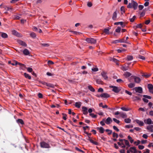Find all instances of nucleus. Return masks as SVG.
I'll return each instance as SVG.
<instances>
[{
    "label": "nucleus",
    "instance_id": "obj_36",
    "mask_svg": "<svg viewBox=\"0 0 153 153\" xmlns=\"http://www.w3.org/2000/svg\"><path fill=\"white\" fill-rule=\"evenodd\" d=\"M120 10L121 11V13L123 14L125 12V7H124L122 6L121 7Z\"/></svg>",
    "mask_w": 153,
    "mask_h": 153
},
{
    "label": "nucleus",
    "instance_id": "obj_41",
    "mask_svg": "<svg viewBox=\"0 0 153 153\" xmlns=\"http://www.w3.org/2000/svg\"><path fill=\"white\" fill-rule=\"evenodd\" d=\"M62 114L63 115V116H62L63 119L65 120H66L67 117V115L64 113H63Z\"/></svg>",
    "mask_w": 153,
    "mask_h": 153
},
{
    "label": "nucleus",
    "instance_id": "obj_30",
    "mask_svg": "<svg viewBox=\"0 0 153 153\" xmlns=\"http://www.w3.org/2000/svg\"><path fill=\"white\" fill-rule=\"evenodd\" d=\"M124 121L126 123H130L131 122V120L129 118H126L124 120Z\"/></svg>",
    "mask_w": 153,
    "mask_h": 153
},
{
    "label": "nucleus",
    "instance_id": "obj_63",
    "mask_svg": "<svg viewBox=\"0 0 153 153\" xmlns=\"http://www.w3.org/2000/svg\"><path fill=\"white\" fill-rule=\"evenodd\" d=\"M38 97L39 98H42V95L40 93H39L38 95Z\"/></svg>",
    "mask_w": 153,
    "mask_h": 153
},
{
    "label": "nucleus",
    "instance_id": "obj_14",
    "mask_svg": "<svg viewBox=\"0 0 153 153\" xmlns=\"http://www.w3.org/2000/svg\"><path fill=\"white\" fill-rule=\"evenodd\" d=\"M100 97L107 98L109 97V95L106 93H103L100 95Z\"/></svg>",
    "mask_w": 153,
    "mask_h": 153
},
{
    "label": "nucleus",
    "instance_id": "obj_59",
    "mask_svg": "<svg viewBox=\"0 0 153 153\" xmlns=\"http://www.w3.org/2000/svg\"><path fill=\"white\" fill-rule=\"evenodd\" d=\"M113 128L116 131H119V129L116 126H113Z\"/></svg>",
    "mask_w": 153,
    "mask_h": 153
},
{
    "label": "nucleus",
    "instance_id": "obj_51",
    "mask_svg": "<svg viewBox=\"0 0 153 153\" xmlns=\"http://www.w3.org/2000/svg\"><path fill=\"white\" fill-rule=\"evenodd\" d=\"M150 75H148L147 74H144L142 75L145 78H148L150 76Z\"/></svg>",
    "mask_w": 153,
    "mask_h": 153
},
{
    "label": "nucleus",
    "instance_id": "obj_57",
    "mask_svg": "<svg viewBox=\"0 0 153 153\" xmlns=\"http://www.w3.org/2000/svg\"><path fill=\"white\" fill-rule=\"evenodd\" d=\"M142 137L145 139H147L148 137V136L147 134H144L143 135Z\"/></svg>",
    "mask_w": 153,
    "mask_h": 153
},
{
    "label": "nucleus",
    "instance_id": "obj_31",
    "mask_svg": "<svg viewBox=\"0 0 153 153\" xmlns=\"http://www.w3.org/2000/svg\"><path fill=\"white\" fill-rule=\"evenodd\" d=\"M131 75V74L130 73L128 72H126L124 74V76L126 77L130 76Z\"/></svg>",
    "mask_w": 153,
    "mask_h": 153
},
{
    "label": "nucleus",
    "instance_id": "obj_19",
    "mask_svg": "<svg viewBox=\"0 0 153 153\" xmlns=\"http://www.w3.org/2000/svg\"><path fill=\"white\" fill-rule=\"evenodd\" d=\"M23 52V54L25 55H28L30 54L29 51L27 49L24 50Z\"/></svg>",
    "mask_w": 153,
    "mask_h": 153
},
{
    "label": "nucleus",
    "instance_id": "obj_40",
    "mask_svg": "<svg viewBox=\"0 0 153 153\" xmlns=\"http://www.w3.org/2000/svg\"><path fill=\"white\" fill-rule=\"evenodd\" d=\"M133 126L132 125H128L125 126L126 128H130L133 127Z\"/></svg>",
    "mask_w": 153,
    "mask_h": 153
},
{
    "label": "nucleus",
    "instance_id": "obj_34",
    "mask_svg": "<svg viewBox=\"0 0 153 153\" xmlns=\"http://www.w3.org/2000/svg\"><path fill=\"white\" fill-rule=\"evenodd\" d=\"M17 122L18 123H20L22 125L24 124V122L23 120L21 119H19L17 120Z\"/></svg>",
    "mask_w": 153,
    "mask_h": 153
},
{
    "label": "nucleus",
    "instance_id": "obj_52",
    "mask_svg": "<svg viewBox=\"0 0 153 153\" xmlns=\"http://www.w3.org/2000/svg\"><path fill=\"white\" fill-rule=\"evenodd\" d=\"M138 147L140 149H143L144 148V147L143 146L139 145L138 146Z\"/></svg>",
    "mask_w": 153,
    "mask_h": 153
},
{
    "label": "nucleus",
    "instance_id": "obj_3",
    "mask_svg": "<svg viewBox=\"0 0 153 153\" xmlns=\"http://www.w3.org/2000/svg\"><path fill=\"white\" fill-rule=\"evenodd\" d=\"M85 40L88 43L91 44H95L96 42V41L94 39L92 38H88L86 39Z\"/></svg>",
    "mask_w": 153,
    "mask_h": 153
},
{
    "label": "nucleus",
    "instance_id": "obj_60",
    "mask_svg": "<svg viewBox=\"0 0 153 153\" xmlns=\"http://www.w3.org/2000/svg\"><path fill=\"white\" fill-rule=\"evenodd\" d=\"M98 92H102L103 91V89L102 88H100L98 90Z\"/></svg>",
    "mask_w": 153,
    "mask_h": 153
},
{
    "label": "nucleus",
    "instance_id": "obj_29",
    "mask_svg": "<svg viewBox=\"0 0 153 153\" xmlns=\"http://www.w3.org/2000/svg\"><path fill=\"white\" fill-rule=\"evenodd\" d=\"M45 85L49 87L52 88H54V85L50 83H45Z\"/></svg>",
    "mask_w": 153,
    "mask_h": 153
},
{
    "label": "nucleus",
    "instance_id": "obj_45",
    "mask_svg": "<svg viewBox=\"0 0 153 153\" xmlns=\"http://www.w3.org/2000/svg\"><path fill=\"white\" fill-rule=\"evenodd\" d=\"M121 30V28L119 27H118L116 29L115 31L117 33H119L120 32Z\"/></svg>",
    "mask_w": 153,
    "mask_h": 153
},
{
    "label": "nucleus",
    "instance_id": "obj_49",
    "mask_svg": "<svg viewBox=\"0 0 153 153\" xmlns=\"http://www.w3.org/2000/svg\"><path fill=\"white\" fill-rule=\"evenodd\" d=\"M140 143V140H137V141L134 142V144L136 145H138Z\"/></svg>",
    "mask_w": 153,
    "mask_h": 153
},
{
    "label": "nucleus",
    "instance_id": "obj_13",
    "mask_svg": "<svg viewBox=\"0 0 153 153\" xmlns=\"http://www.w3.org/2000/svg\"><path fill=\"white\" fill-rule=\"evenodd\" d=\"M131 77L134 78V81L136 83H139L140 81V79L138 77H135L134 76H132Z\"/></svg>",
    "mask_w": 153,
    "mask_h": 153
},
{
    "label": "nucleus",
    "instance_id": "obj_2",
    "mask_svg": "<svg viewBox=\"0 0 153 153\" xmlns=\"http://www.w3.org/2000/svg\"><path fill=\"white\" fill-rule=\"evenodd\" d=\"M137 3L133 0H132L131 3H129L127 6L128 8H133L134 10H136L137 8Z\"/></svg>",
    "mask_w": 153,
    "mask_h": 153
},
{
    "label": "nucleus",
    "instance_id": "obj_4",
    "mask_svg": "<svg viewBox=\"0 0 153 153\" xmlns=\"http://www.w3.org/2000/svg\"><path fill=\"white\" fill-rule=\"evenodd\" d=\"M40 145L41 147L42 148H49L50 147L49 144L44 142L40 143Z\"/></svg>",
    "mask_w": 153,
    "mask_h": 153
},
{
    "label": "nucleus",
    "instance_id": "obj_43",
    "mask_svg": "<svg viewBox=\"0 0 153 153\" xmlns=\"http://www.w3.org/2000/svg\"><path fill=\"white\" fill-rule=\"evenodd\" d=\"M113 136L114 137L117 138L118 137V135L117 133L114 132L113 133Z\"/></svg>",
    "mask_w": 153,
    "mask_h": 153
},
{
    "label": "nucleus",
    "instance_id": "obj_6",
    "mask_svg": "<svg viewBox=\"0 0 153 153\" xmlns=\"http://www.w3.org/2000/svg\"><path fill=\"white\" fill-rule=\"evenodd\" d=\"M134 89L135 91L137 92L140 93H141L142 92V89L140 87H136L134 88Z\"/></svg>",
    "mask_w": 153,
    "mask_h": 153
},
{
    "label": "nucleus",
    "instance_id": "obj_38",
    "mask_svg": "<svg viewBox=\"0 0 153 153\" xmlns=\"http://www.w3.org/2000/svg\"><path fill=\"white\" fill-rule=\"evenodd\" d=\"M1 36L4 38H6L7 37V35L6 33H2L1 34Z\"/></svg>",
    "mask_w": 153,
    "mask_h": 153
},
{
    "label": "nucleus",
    "instance_id": "obj_24",
    "mask_svg": "<svg viewBox=\"0 0 153 153\" xmlns=\"http://www.w3.org/2000/svg\"><path fill=\"white\" fill-rule=\"evenodd\" d=\"M24 76L26 78H27L29 79H31V76L29 74L26 73H24Z\"/></svg>",
    "mask_w": 153,
    "mask_h": 153
},
{
    "label": "nucleus",
    "instance_id": "obj_46",
    "mask_svg": "<svg viewBox=\"0 0 153 153\" xmlns=\"http://www.w3.org/2000/svg\"><path fill=\"white\" fill-rule=\"evenodd\" d=\"M121 109L123 111H128L129 110V109H128V108H126L124 107H122L121 108Z\"/></svg>",
    "mask_w": 153,
    "mask_h": 153
},
{
    "label": "nucleus",
    "instance_id": "obj_5",
    "mask_svg": "<svg viewBox=\"0 0 153 153\" xmlns=\"http://www.w3.org/2000/svg\"><path fill=\"white\" fill-rule=\"evenodd\" d=\"M109 87L113 88L112 90L116 93H118L120 91V89L118 87L113 86H110Z\"/></svg>",
    "mask_w": 153,
    "mask_h": 153
},
{
    "label": "nucleus",
    "instance_id": "obj_26",
    "mask_svg": "<svg viewBox=\"0 0 153 153\" xmlns=\"http://www.w3.org/2000/svg\"><path fill=\"white\" fill-rule=\"evenodd\" d=\"M109 28H105L103 32L106 34H108L109 33Z\"/></svg>",
    "mask_w": 153,
    "mask_h": 153
},
{
    "label": "nucleus",
    "instance_id": "obj_61",
    "mask_svg": "<svg viewBox=\"0 0 153 153\" xmlns=\"http://www.w3.org/2000/svg\"><path fill=\"white\" fill-rule=\"evenodd\" d=\"M149 1H146L145 3L144 4V5L145 7H147L149 5Z\"/></svg>",
    "mask_w": 153,
    "mask_h": 153
},
{
    "label": "nucleus",
    "instance_id": "obj_32",
    "mask_svg": "<svg viewBox=\"0 0 153 153\" xmlns=\"http://www.w3.org/2000/svg\"><path fill=\"white\" fill-rule=\"evenodd\" d=\"M91 70L93 72H97L99 70V69L97 67H95L92 68Z\"/></svg>",
    "mask_w": 153,
    "mask_h": 153
},
{
    "label": "nucleus",
    "instance_id": "obj_8",
    "mask_svg": "<svg viewBox=\"0 0 153 153\" xmlns=\"http://www.w3.org/2000/svg\"><path fill=\"white\" fill-rule=\"evenodd\" d=\"M130 151L131 153H137V151L136 148L134 147H131L130 148Z\"/></svg>",
    "mask_w": 153,
    "mask_h": 153
},
{
    "label": "nucleus",
    "instance_id": "obj_11",
    "mask_svg": "<svg viewBox=\"0 0 153 153\" xmlns=\"http://www.w3.org/2000/svg\"><path fill=\"white\" fill-rule=\"evenodd\" d=\"M18 42L20 45L25 47H26L27 45V44L25 42L22 40H18Z\"/></svg>",
    "mask_w": 153,
    "mask_h": 153
},
{
    "label": "nucleus",
    "instance_id": "obj_10",
    "mask_svg": "<svg viewBox=\"0 0 153 153\" xmlns=\"http://www.w3.org/2000/svg\"><path fill=\"white\" fill-rule=\"evenodd\" d=\"M144 122L147 124H150L152 123V121L151 119L148 118L144 120Z\"/></svg>",
    "mask_w": 153,
    "mask_h": 153
},
{
    "label": "nucleus",
    "instance_id": "obj_33",
    "mask_svg": "<svg viewBox=\"0 0 153 153\" xmlns=\"http://www.w3.org/2000/svg\"><path fill=\"white\" fill-rule=\"evenodd\" d=\"M128 138L129 140L131 143H132L134 142V140L132 139V137L130 135L128 136Z\"/></svg>",
    "mask_w": 153,
    "mask_h": 153
},
{
    "label": "nucleus",
    "instance_id": "obj_15",
    "mask_svg": "<svg viewBox=\"0 0 153 153\" xmlns=\"http://www.w3.org/2000/svg\"><path fill=\"white\" fill-rule=\"evenodd\" d=\"M101 75L103 77L104 79L107 80L108 77L106 75V73L104 72H102L101 73Z\"/></svg>",
    "mask_w": 153,
    "mask_h": 153
},
{
    "label": "nucleus",
    "instance_id": "obj_12",
    "mask_svg": "<svg viewBox=\"0 0 153 153\" xmlns=\"http://www.w3.org/2000/svg\"><path fill=\"white\" fill-rule=\"evenodd\" d=\"M153 125H150L148 126L147 127V129L149 131L153 132Z\"/></svg>",
    "mask_w": 153,
    "mask_h": 153
},
{
    "label": "nucleus",
    "instance_id": "obj_37",
    "mask_svg": "<svg viewBox=\"0 0 153 153\" xmlns=\"http://www.w3.org/2000/svg\"><path fill=\"white\" fill-rule=\"evenodd\" d=\"M135 86L134 83H131L128 85V87L130 88H132L134 87Z\"/></svg>",
    "mask_w": 153,
    "mask_h": 153
},
{
    "label": "nucleus",
    "instance_id": "obj_25",
    "mask_svg": "<svg viewBox=\"0 0 153 153\" xmlns=\"http://www.w3.org/2000/svg\"><path fill=\"white\" fill-rule=\"evenodd\" d=\"M120 115V117L123 118H126L127 117L126 114L124 113L121 112Z\"/></svg>",
    "mask_w": 153,
    "mask_h": 153
},
{
    "label": "nucleus",
    "instance_id": "obj_1",
    "mask_svg": "<svg viewBox=\"0 0 153 153\" xmlns=\"http://www.w3.org/2000/svg\"><path fill=\"white\" fill-rule=\"evenodd\" d=\"M119 146L121 148H124L126 146H129V143L128 140L125 139H120L117 142Z\"/></svg>",
    "mask_w": 153,
    "mask_h": 153
},
{
    "label": "nucleus",
    "instance_id": "obj_21",
    "mask_svg": "<svg viewBox=\"0 0 153 153\" xmlns=\"http://www.w3.org/2000/svg\"><path fill=\"white\" fill-rule=\"evenodd\" d=\"M117 17V13L116 11H115L113 14L112 18L113 20H116Z\"/></svg>",
    "mask_w": 153,
    "mask_h": 153
},
{
    "label": "nucleus",
    "instance_id": "obj_39",
    "mask_svg": "<svg viewBox=\"0 0 153 153\" xmlns=\"http://www.w3.org/2000/svg\"><path fill=\"white\" fill-rule=\"evenodd\" d=\"M48 64L49 66L54 64V62L51 60H48Z\"/></svg>",
    "mask_w": 153,
    "mask_h": 153
},
{
    "label": "nucleus",
    "instance_id": "obj_23",
    "mask_svg": "<svg viewBox=\"0 0 153 153\" xmlns=\"http://www.w3.org/2000/svg\"><path fill=\"white\" fill-rule=\"evenodd\" d=\"M112 121L111 118L110 117H109L105 121V123L107 124H109L112 122Z\"/></svg>",
    "mask_w": 153,
    "mask_h": 153
},
{
    "label": "nucleus",
    "instance_id": "obj_54",
    "mask_svg": "<svg viewBox=\"0 0 153 153\" xmlns=\"http://www.w3.org/2000/svg\"><path fill=\"white\" fill-rule=\"evenodd\" d=\"M136 18V17L135 16H134L132 18L130 19V21L131 22H133L134 20Z\"/></svg>",
    "mask_w": 153,
    "mask_h": 153
},
{
    "label": "nucleus",
    "instance_id": "obj_55",
    "mask_svg": "<svg viewBox=\"0 0 153 153\" xmlns=\"http://www.w3.org/2000/svg\"><path fill=\"white\" fill-rule=\"evenodd\" d=\"M115 25H118L120 24L122 25L123 24V22H116L114 23Z\"/></svg>",
    "mask_w": 153,
    "mask_h": 153
},
{
    "label": "nucleus",
    "instance_id": "obj_58",
    "mask_svg": "<svg viewBox=\"0 0 153 153\" xmlns=\"http://www.w3.org/2000/svg\"><path fill=\"white\" fill-rule=\"evenodd\" d=\"M125 92H126V93L127 94H128L129 95H132V93H131V92L126 90H125Z\"/></svg>",
    "mask_w": 153,
    "mask_h": 153
},
{
    "label": "nucleus",
    "instance_id": "obj_18",
    "mask_svg": "<svg viewBox=\"0 0 153 153\" xmlns=\"http://www.w3.org/2000/svg\"><path fill=\"white\" fill-rule=\"evenodd\" d=\"M135 121L140 126H143L144 124V123L143 121L139 120H136Z\"/></svg>",
    "mask_w": 153,
    "mask_h": 153
},
{
    "label": "nucleus",
    "instance_id": "obj_50",
    "mask_svg": "<svg viewBox=\"0 0 153 153\" xmlns=\"http://www.w3.org/2000/svg\"><path fill=\"white\" fill-rule=\"evenodd\" d=\"M138 57L139 58H140V59H142L143 60H145V57L144 56H141V55H139L138 56Z\"/></svg>",
    "mask_w": 153,
    "mask_h": 153
},
{
    "label": "nucleus",
    "instance_id": "obj_44",
    "mask_svg": "<svg viewBox=\"0 0 153 153\" xmlns=\"http://www.w3.org/2000/svg\"><path fill=\"white\" fill-rule=\"evenodd\" d=\"M113 120L114 122H115V123H117V124H119L120 123V121L117 120V119H115V118H113Z\"/></svg>",
    "mask_w": 153,
    "mask_h": 153
},
{
    "label": "nucleus",
    "instance_id": "obj_56",
    "mask_svg": "<svg viewBox=\"0 0 153 153\" xmlns=\"http://www.w3.org/2000/svg\"><path fill=\"white\" fill-rule=\"evenodd\" d=\"M18 62L16 61H15L11 63V65H17Z\"/></svg>",
    "mask_w": 153,
    "mask_h": 153
},
{
    "label": "nucleus",
    "instance_id": "obj_47",
    "mask_svg": "<svg viewBox=\"0 0 153 153\" xmlns=\"http://www.w3.org/2000/svg\"><path fill=\"white\" fill-rule=\"evenodd\" d=\"M27 71L29 72H31L33 71V69L32 68L30 67H28L27 68Z\"/></svg>",
    "mask_w": 153,
    "mask_h": 153
},
{
    "label": "nucleus",
    "instance_id": "obj_62",
    "mask_svg": "<svg viewBox=\"0 0 153 153\" xmlns=\"http://www.w3.org/2000/svg\"><path fill=\"white\" fill-rule=\"evenodd\" d=\"M143 100L144 102H148L149 101L145 97L143 98Z\"/></svg>",
    "mask_w": 153,
    "mask_h": 153
},
{
    "label": "nucleus",
    "instance_id": "obj_64",
    "mask_svg": "<svg viewBox=\"0 0 153 153\" xmlns=\"http://www.w3.org/2000/svg\"><path fill=\"white\" fill-rule=\"evenodd\" d=\"M150 151L148 149H146L143 153H149Z\"/></svg>",
    "mask_w": 153,
    "mask_h": 153
},
{
    "label": "nucleus",
    "instance_id": "obj_48",
    "mask_svg": "<svg viewBox=\"0 0 153 153\" xmlns=\"http://www.w3.org/2000/svg\"><path fill=\"white\" fill-rule=\"evenodd\" d=\"M127 59L128 60H131L133 59V57L131 56H127Z\"/></svg>",
    "mask_w": 153,
    "mask_h": 153
},
{
    "label": "nucleus",
    "instance_id": "obj_20",
    "mask_svg": "<svg viewBox=\"0 0 153 153\" xmlns=\"http://www.w3.org/2000/svg\"><path fill=\"white\" fill-rule=\"evenodd\" d=\"M141 96H134L133 97V100L134 101L139 100L140 99Z\"/></svg>",
    "mask_w": 153,
    "mask_h": 153
},
{
    "label": "nucleus",
    "instance_id": "obj_35",
    "mask_svg": "<svg viewBox=\"0 0 153 153\" xmlns=\"http://www.w3.org/2000/svg\"><path fill=\"white\" fill-rule=\"evenodd\" d=\"M30 35L33 38H35L36 36V34L33 32L31 33L30 34Z\"/></svg>",
    "mask_w": 153,
    "mask_h": 153
},
{
    "label": "nucleus",
    "instance_id": "obj_7",
    "mask_svg": "<svg viewBox=\"0 0 153 153\" xmlns=\"http://www.w3.org/2000/svg\"><path fill=\"white\" fill-rule=\"evenodd\" d=\"M82 109L83 114L85 115L87 114L88 113L87 108L83 106L82 107Z\"/></svg>",
    "mask_w": 153,
    "mask_h": 153
},
{
    "label": "nucleus",
    "instance_id": "obj_17",
    "mask_svg": "<svg viewBox=\"0 0 153 153\" xmlns=\"http://www.w3.org/2000/svg\"><path fill=\"white\" fill-rule=\"evenodd\" d=\"M97 129L101 133H103L104 132V129L102 127H97Z\"/></svg>",
    "mask_w": 153,
    "mask_h": 153
},
{
    "label": "nucleus",
    "instance_id": "obj_42",
    "mask_svg": "<svg viewBox=\"0 0 153 153\" xmlns=\"http://www.w3.org/2000/svg\"><path fill=\"white\" fill-rule=\"evenodd\" d=\"M89 115L92 118H96L97 117V116L94 114H90Z\"/></svg>",
    "mask_w": 153,
    "mask_h": 153
},
{
    "label": "nucleus",
    "instance_id": "obj_28",
    "mask_svg": "<svg viewBox=\"0 0 153 153\" xmlns=\"http://www.w3.org/2000/svg\"><path fill=\"white\" fill-rule=\"evenodd\" d=\"M81 103L80 102H76L75 104V106L78 108H79L81 105Z\"/></svg>",
    "mask_w": 153,
    "mask_h": 153
},
{
    "label": "nucleus",
    "instance_id": "obj_27",
    "mask_svg": "<svg viewBox=\"0 0 153 153\" xmlns=\"http://www.w3.org/2000/svg\"><path fill=\"white\" fill-rule=\"evenodd\" d=\"M88 88L91 91L94 92L95 91V89L91 85L88 86Z\"/></svg>",
    "mask_w": 153,
    "mask_h": 153
},
{
    "label": "nucleus",
    "instance_id": "obj_9",
    "mask_svg": "<svg viewBox=\"0 0 153 153\" xmlns=\"http://www.w3.org/2000/svg\"><path fill=\"white\" fill-rule=\"evenodd\" d=\"M148 87L150 92L153 93V86L151 84H148Z\"/></svg>",
    "mask_w": 153,
    "mask_h": 153
},
{
    "label": "nucleus",
    "instance_id": "obj_53",
    "mask_svg": "<svg viewBox=\"0 0 153 153\" xmlns=\"http://www.w3.org/2000/svg\"><path fill=\"white\" fill-rule=\"evenodd\" d=\"M144 7V6L143 5H140L138 6V8L139 10H142Z\"/></svg>",
    "mask_w": 153,
    "mask_h": 153
},
{
    "label": "nucleus",
    "instance_id": "obj_22",
    "mask_svg": "<svg viewBox=\"0 0 153 153\" xmlns=\"http://www.w3.org/2000/svg\"><path fill=\"white\" fill-rule=\"evenodd\" d=\"M12 33L13 34L16 36H21V35L19 34L17 31L15 30L12 31Z\"/></svg>",
    "mask_w": 153,
    "mask_h": 153
},
{
    "label": "nucleus",
    "instance_id": "obj_16",
    "mask_svg": "<svg viewBox=\"0 0 153 153\" xmlns=\"http://www.w3.org/2000/svg\"><path fill=\"white\" fill-rule=\"evenodd\" d=\"M89 139H88V140H89L91 143L96 145H99V143L98 142L95 141L94 140L90 138L89 137Z\"/></svg>",
    "mask_w": 153,
    "mask_h": 153
}]
</instances>
